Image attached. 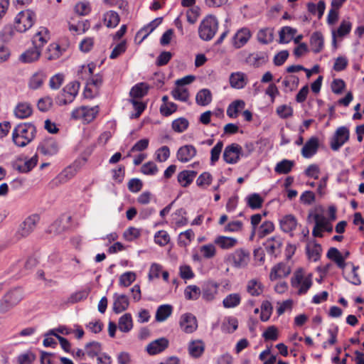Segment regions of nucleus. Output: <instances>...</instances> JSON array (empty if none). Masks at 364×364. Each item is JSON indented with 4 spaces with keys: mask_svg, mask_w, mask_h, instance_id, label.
<instances>
[{
    "mask_svg": "<svg viewBox=\"0 0 364 364\" xmlns=\"http://www.w3.org/2000/svg\"><path fill=\"white\" fill-rule=\"evenodd\" d=\"M36 128L31 123H21L12 131V141L18 147H24L35 138Z\"/></svg>",
    "mask_w": 364,
    "mask_h": 364,
    "instance_id": "1",
    "label": "nucleus"
},
{
    "mask_svg": "<svg viewBox=\"0 0 364 364\" xmlns=\"http://www.w3.org/2000/svg\"><path fill=\"white\" fill-rule=\"evenodd\" d=\"M218 28V22L213 16H206L200 23L198 28L199 37L203 41H210L215 35Z\"/></svg>",
    "mask_w": 364,
    "mask_h": 364,
    "instance_id": "2",
    "label": "nucleus"
},
{
    "mask_svg": "<svg viewBox=\"0 0 364 364\" xmlns=\"http://www.w3.org/2000/svg\"><path fill=\"white\" fill-rule=\"evenodd\" d=\"M23 299V291L17 288L8 291L0 300V314H6Z\"/></svg>",
    "mask_w": 364,
    "mask_h": 364,
    "instance_id": "3",
    "label": "nucleus"
},
{
    "mask_svg": "<svg viewBox=\"0 0 364 364\" xmlns=\"http://www.w3.org/2000/svg\"><path fill=\"white\" fill-rule=\"evenodd\" d=\"M40 217L38 214H32L26 217L24 220L20 223L15 237L18 240L28 237L36 228L39 223Z\"/></svg>",
    "mask_w": 364,
    "mask_h": 364,
    "instance_id": "4",
    "label": "nucleus"
},
{
    "mask_svg": "<svg viewBox=\"0 0 364 364\" xmlns=\"http://www.w3.org/2000/svg\"><path fill=\"white\" fill-rule=\"evenodd\" d=\"M36 19V14L33 11H22L15 18V28L18 32H25L33 26Z\"/></svg>",
    "mask_w": 364,
    "mask_h": 364,
    "instance_id": "5",
    "label": "nucleus"
},
{
    "mask_svg": "<svg viewBox=\"0 0 364 364\" xmlns=\"http://www.w3.org/2000/svg\"><path fill=\"white\" fill-rule=\"evenodd\" d=\"M80 88L77 81H73L65 86L58 95L56 102L59 105H66L71 103L77 96Z\"/></svg>",
    "mask_w": 364,
    "mask_h": 364,
    "instance_id": "6",
    "label": "nucleus"
},
{
    "mask_svg": "<svg viewBox=\"0 0 364 364\" xmlns=\"http://www.w3.org/2000/svg\"><path fill=\"white\" fill-rule=\"evenodd\" d=\"M250 259V252L242 248L237 249L229 254L226 261L235 268L241 269L247 266Z\"/></svg>",
    "mask_w": 364,
    "mask_h": 364,
    "instance_id": "7",
    "label": "nucleus"
},
{
    "mask_svg": "<svg viewBox=\"0 0 364 364\" xmlns=\"http://www.w3.org/2000/svg\"><path fill=\"white\" fill-rule=\"evenodd\" d=\"M98 107H89L82 106L74 109L71 116L75 119H82L86 123H90L96 117L98 114Z\"/></svg>",
    "mask_w": 364,
    "mask_h": 364,
    "instance_id": "8",
    "label": "nucleus"
},
{
    "mask_svg": "<svg viewBox=\"0 0 364 364\" xmlns=\"http://www.w3.org/2000/svg\"><path fill=\"white\" fill-rule=\"evenodd\" d=\"M242 156H244V154L242 151L241 146L233 143L225 147L223 158L226 163L234 164H236L239 161L240 157Z\"/></svg>",
    "mask_w": 364,
    "mask_h": 364,
    "instance_id": "9",
    "label": "nucleus"
},
{
    "mask_svg": "<svg viewBox=\"0 0 364 364\" xmlns=\"http://www.w3.org/2000/svg\"><path fill=\"white\" fill-rule=\"evenodd\" d=\"M349 139V130L346 127H338L331 139L332 150L338 151Z\"/></svg>",
    "mask_w": 364,
    "mask_h": 364,
    "instance_id": "10",
    "label": "nucleus"
},
{
    "mask_svg": "<svg viewBox=\"0 0 364 364\" xmlns=\"http://www.w3.org/2000/svg\"><path fill=\"white\" fill-rule=\"evenodd\" d=\"M269 60V55L267 52L257 51L249 54L245 62L250 66L259 68L266 64Z\"/></svg>",
    "mask_w": 364,
    "mask_h": 364,
    "instance_id": "11",
    "label": "nucleus"
},
{
    "mask_svg": "<svg viewBox=\"0 0 364 364\" xmlns=\"http://www.w3.org/2000/svg\"><path fill=\"white\" fill-rule=\"evenodd\" d=\"M38 151L44 156H53L58 151V143L53 138L46 139L39 144Z\"/></svg>",
    "mask_w": 364,
    "mask_h": 364,
    "instance_id": "12",
    "label": "nucleus"
},
{
    "mask_svg": "<svg viewBox=\"0 0 364 364\" xmlns=\"http://www.w3.org/2000/svg\"><path fill=\"white\" fill-rule=\"evenodd\" d=\"M180 326L182 331L186 333H191L197 328V321L191 314H186L181 316Z\"/></svg>",
    "mask_w": 364,
    "mask_h": 364,
    "instance_id": "13",
    "label": "nucleus"
},
{
    "mask_svg": "<svg viewBox=\"0 0 364 364\" xmlns=\"http://www.w3.org/2000/svg\"><path fill=\"white\" fill-rule=\"evenodd\" d=\"M38 162V156L37 154L34 155L31 159H25L24 161L21 159H18L14 167L15 169L21 173H28L34 168Z\"/></svg>",
    "mask_w": 364,
    "mask_h": 364,
    "instance_id": "14",
    "label": "nucleus"
},
{
    "mask_svg": "<svg viewBox=\"0 0 364 364\" xmlns=\"http://www.w3.org/2000/svg\"><path fill=\"white\" fill-rule=\"evenodd\" d=\"M196 154V149L193 145H184L178 149L176 157L179 161L186 163L191 161Z\"/></svg>",
    "mask_w": 364,
    "mask_h": 364,
    "instance_id": "15",
    "label": "nucleus"
},
{
    "mask_svg": "<svg viewBox=\"0 0 364 364\" xmlns=\"http://www.w3.org/2000/svg\"><path fill=\"white\" fill-rule=\"evenodd\" d=\"M318 146V139L316 136H312L305 143L301 149V155L306 159L311 158L317 152Z\"/></svg>",
    "mask_w": 364,
    "mask_h": 364,
    "instance_id": "16",
    "label": "nucleus"
},
{
    "mask_svg": "<svg viewBox=\"0 0 364 364\" xmlns=\"http://www.w3.org/2000/svg\"><path fill=\"white\" fill-rule=\"evenodd\" d=\"M291 272L290 267L284 263H279L271 269L269 278L272 281L287 277Z\"/></svg>",
    "mask_w": 364,
    "mask_h": 364,
    "instance_id": "17",
    "label": "nucleus"
},
{
    "mask_svg": "<svg viewBox=\"0 0 364 364\" xmlns=\"http://www.w3.org/2000/svg\"><path fill=\"white\" fill-rule=\"evenodd\" d=\"M168 346V341L166 338H160L151 342L146 347L150 355H156L164 351Z\"/></svg>",
    "mask_w": 364,
    "mask_h": 364,
    "instance_id": "18",
    "label": "nucleus"
},
{
    "mask_svg": "<svg viewBox=\"0 0 364 364\" xmlns=\"http://www.w3.org/2000/svg\"><path fill=\"white\" fill-rule=\"evenodd\" d=\"M352 28V24L349 21L343 20L341 23L339 27L338 28L337 31H333L332 32V37H333V46L335 48H337V43H336V38H343L348 35Z\"/></svg>",
    "mask_w": 364,
    "mask_h": 364,
    "instance_id": "19",
    "label": "nucleus"
},
{
    "mask_svg": "<svg viewBox=\"0 0 364 364\" xmlns=\"http://www.w3.org/2000/svg\"><path fill=\"white\" fill-rule=\"evenodd\" d=\"M41 53V50L33 46L20 55L19 60L24 63H33L39 59Z\"/></svg>",
    "mask_w": 364,
    "mask_h": 364,
    "instance_id": "20",
    "label": "nucleus"
},
{
    "mask_svg": "<svg viewBox=\"0 0 364 364\" xmlns=\"http://www.w3.org/2000/svg\"><path fill=\"white\" fill-rule=\"evenodd\" d=\"M214 243L223 250H230L237 245L238 240L235 237L219 235L214 240Z\"/></svg>",
    "mask_w": 364,
    "mask_h": 364,
    "instance_id": "21",
    "label": "nucleus"
},
{
    "mask_svg": "<svg viewBox=\"0 0 364 364\" xmlns=\"http://www.w3.org/2000/svg\"><path fill=\"white\" fill-rule=\"evenodd\" d=\"M280 227L282 231L285 232L291 233V236L293 235L291 232L296 229L298 222L296 218L293 215H287L280 220Z\"/></svg>",
    "mask_w": 364,
    "mask_h": 364,
    "instance_id": "22",
    "label": "nucleus"
},
{
    "mask_svg": "<svg viewBox=\"0 0 364 364\" xmlns=\"http://www.w3.org/2000/svg\"><path fill=\"white\" fill-rule=\"evenodd\" d=\"M80 169V162L75 161L73 165L65 168L57 177L60 183H65L72 178Z\"/></svg>",
    "mask_w": 364,
    "mask_h": 364,
    "instance_id": "23",
    "label": "nucleus"
},
{
    "mask_svg": "<svg viewBox=\"0 0 364 364\" xmlns=\"http://www.w3.org/2000/svg\"><path fill=\"white\" fill-rule=\"evenodd\" d=\"M188 350L191 357L200 358L205 350V343L202 340L192 341L188 344Z\"/></svg>",
    "mask_w": 364,
    "mask_h": 364,
    "instance_id": "24",
    "label": "nucleus"
},
{
    "mask_svg": "<svg viewBox=\"0 0 364 364\" xmlns=\"http://www.w3.org/2000/svg\"><path fill=\"white\" fill-rule=\"evenodd\" d=\"M114 298L113 311L116 314H119L128 308L129 302L127 296L124 294L118 295L115 294L114 295Z\"/></svg>",
    "mask_w": 364,
    "mask_h": 364,
    "instance_id": "25",
    "label": "nucleus"
},
{
    "mask_svg": "<svg viewBox=\"0 0 364 364\" xmlns=\"http://www.w3.org/2000/svg\"><path fill=\"white\" fill-rule=\"evenodd\" d=\"M327 257L334 262L338 267L343 270L348 263L343 258L342 253L336 247H331L327 252Z\"/></svg>",
    "mask_w": 364,
    "mask_h": 364,
    "instance_id": "26",
    "label": "nucleus"
},
{
    "mask_svg": "<svg viewBox=\"0 0 364 364\" xmlns=\"http://www.w3.org/2000/svg\"><path fill=\"white\" fill-rule=\"evenodd\" d=\"M49 39V32L46 28L42 27L33 38V45L41 50V48Z\"/></svg>",
    "mask_w": 364,
    "mask_h": 364,
    "instance_id": "27",
    "label": "nucleus"
},
{
    "mask_svg": "<svg viewBox=\"0 0 364 364\" xmlns=\"http://www.w3.org/2000/svg\"><path fill=\"white\" fill-rule=\"evenodd\" d=\"M246 75L242 72L233 73L230 76V84L235 89L243 88L247 84Z\"/></svg>",
    "mask_w": 364,
    "mask_h": 364,
    "instance_id": "28",
    "label": "nucleus"
},
{
    "mask_svg": "<svg viewBox=\"0 0 364 364\" xmlns=\"http://www.w3.org/2000/svg\"><path fill=\"white\" fill-rule=\"evenodd\" d=\"M323 37L321 32L316 31L311 34L310 46L314 53H320L323 48Z\"/></svg>",
    "mask_w": 364,
    "mask_h": 364,
    "instance_id": "29",
    "label": "nucleus"
},
{
    "mask_svg": "<svg viewBox=\"0 0 364 364\" xmlns=\"http://www.w3.org/2000/svg\"><path fill=\"white\" fill-rule=\"evenodd\" d=\"M282 242L279 237L274 236L267 240L264 243L266 251L269 255H275L276 251L282 247Z\"/></svg>",
    "mask_w": 364,
    "mask_h": 364,
    "instance_id": "30",
    "label": "nucleus"
},
{
    "mask_svg": "<svg viewBox=\"0 0 364 364\" xmlns=\"http://www.w3.org/2000/svg\"><path fill=\"white\" fill-rule=\"evenodd\" d=\"M218 286L213 282L206 283L202 289V297L207 301H210L214 299L215 294L218 292Z\"/></svg>",
    "mask_w": 364,
    "mask_h": 364,
    "instance_id": "31",
    "label": "nucleus"
},
{
    "mask_svg": "<svg viewBox=\"0 0 364 364\" xmlns=\"http://www.w3.org/2000/svg\"><path fill=\"white\" fill-rule=\"evenodd\" d=\"M251 33L249 29L242 28L235 36L234 45L240 48L243 46L250 39Z\"/></svg>",
    "mask_w": 364,
    "mask_h": 364,
    "instance_id": "32",
    "label": "nucleus"
},
{
    "mask_svg": "<svg viewBox=\"0 0 364 364\" xmlns=\"http://www.w3.org/2000/svg\"><path fill=\"white\" fill-rule=\"evenodd\" d=\"M197 175L195 171L184 170L178 175V181L183 187L189 186Z\"/></svg>",
    "mask_w": 364,
    "mask_h": 364,
    "instance_id": "33",
    "label": "nucleus"
},
{
    "mask_svg": "<svg viewBox=\"0 0 364 364\" xmlns=\"http://www.w3.org/2000/svg\"><path fill=\"white\" fill-rule=\"evenodd\" d=\"M33 112L30 104L27 102H21L15 108V115L19 119L27 118L31 115Z\"/></svg>",
    "mask_w": 364,
    "mask_h": 364,
    "instance_id": "34",
    "label": "nucleus"
},
{
    "mask_svg": "<svg viewBox=\"0 0 364 364\" xmlns=\"http://www.w3.org/2000/svg\"><path fill=\"white\" fill-rule=\"evenodd\" d=\"M297 30L290 26H284L280 30L279 35V43H288L293 38L294 36L296 33Z\"/></svg>",
    "mask_w": 364,
    "mask_h": 364,
    "instance_id": "35",
    "label": "nucleus"
},
{
    "mask_svg": "<svg viewBox=\"0 0 364 364\" xmlns=\"http://www.w3.org/2000/svg\"><path fill=\"white\" fill-rule=\"evenodd\" d=\"M196 103L200 106H206L212 101V94L208 89H202L196 97Z\"/></svg>",
    "mask_w": 364,
    "mask_h": 364,
    "instance_id": "36",
    "label": "nucleus"
},
{
    "mask_svg": "<svg viewBox=\"0 0 364 364\" xmlns=\"http://www.w3.org/2000/svg\"><path fill=\"white\" fill-rule=\"evenodd\" d=\"M257 39L262 44L270 43L274 39V29L265 28L259 30L257 33Z\"/></svg>",
    "mask_w": 364,
    "mask_h": 364,
    "instance_id": "37",
    "label": "nucleus"
},
{
    "mask_svg": "<svg viewBox=\"0 0 364 364\" xmlns=\"http://www.w3.org/2000/svg\"><path fill=\"white\" fill-rule=\"evenodd\" d=\"M247 291L250 295L257 296L263 292V286L259 280L253 279L248 282Z\"/></svg>",
    "mask_w": 364,
    "mask_h": 364,
    "instance_id": "38",
    "label": "nucleus"
},
{
    "mask_svg": "<svg viewBox=\"0 0 364 364\" xmlns=\"http://www.w3.org/2000/svg\"><path fill=\"white\" fill-rule=\"evenodd\" d=\"M172 313V306L169 304L161 305L156 312V320L161 322L168 318Z\"/></svg>",
    "mask_w": 364,
    "mask_h": 364,
    "instance_id": "39",
    "label": "nucleus"
},
{
    "mask_svg": "<svg viewBox=\"0 0 364 364\" xmlns=\"http://www.w3.org/2000/svg\"><path fill=\"white\" fill-rule=\"evenodd\" d=\"M119 14L113 11H109L104 15V23L108 28H114L119 23Z\"/></svg>",
    "mask_w": 364,
    "mask_h": 364,
    "instance_id": "40",
    "label": "nucleus"
},
{
    "mask_svg": "<svg viewBox=\"0 0 364 364\" xmlns=\"http://www.w3.org/2000/svg\"><path fill=\"white\" fill-rule=\"evenodd\" d=\"M133 327L132 318L130 314H125L119 319L118 328L124 333L129 332Z\"/></svg>",
    "mask_w": 364,
    "mask_h": 364,
    "instance_id": "41",
    "label": "nucleus"
},
{
    "mask_svg": "<svg viewBox=\"0 0 364 364\" xmlns=\"http://www.w3.org/2000/svg\"><path fill=\"white\" fill-rule=\"evenodd\" d=\"M238 327V321L235 317H228L222 323L221 329L226 333H232Z\"/></svg>",
    "mask_w": 364,
    "mask_h": 364,
    "instance_id": "42",
    "label": "nucleus"
},
{
    "mask_svg": "<svg viewBox=\"0 0 364 364\" xmlns=\"http://www.w3.org/2000/svg\"><path fill=\"white\" fill-rule=\"evenodd\" d=\"M149 87L146 83L141 82L134 86L130 91V96L132 98H141L146 95Z\"/></svg>",
    "mask_w": 364,
    "mask_h": 364,
    "instance_id": "43",
    "label": "nucleus"
},
{
    "mask_svg": "<svg viewBox=\"0 0 364 364\" xmlns=\"http://www.w3.org/2000/svg\"><path fill=\"white\" fill-rule=\"evenodd\" d=\"M322 251L321 246L318 243H314L312 245H308L306 246V252L310 259L314 262L319 259L321 252Z\"/></svg>",
    "mask_w": 364,
    "mask_h": 364,
    "instance_id": "44",
    "label": "nucleus"
},
{
    "mask_svg": "<svg viewBox=\"0 0 364 364\" xmlns=\"http://www.w3.org/2000/svg\"><path fill=\"white\" fill-rule=\"evenodd\" d=\"M263 203L264 199L258 193H252L247 197V204L252 210L260 208Z\"/></svg>",
    "mask_w": 364,
    "mask_h": 364,
    "instance_id": "45",
    "label": "nucleus"
},
{
    "mask_svg": "<svg viewBox=\"0 0 364 364\" xmlns=\"http://www.w3.org/2000/svg\"><path fill=\"white\" fill-rule=\"evenodd\" d=\"M85 347L86 349V354L92 358L95 356L99 355L102 350V344L97 341L87 343Z\"/></svg>",
    "mask_w": 364,
    "mask_h": 364,
    "instance_id": "46",
    "label": "nucleus"
},
{
    "mask_svg": "<svg viewBox=\"0 0 364 364\" xmlns=\"http://www.w3.org/2000/svg\"><path fill=\"white\" fill-rule=\"evenodd\" d=\"M294 165L293 161L284 159L276 165L274 171L279 174H287L291 171Z\"/></svg>",
    "mask_w": 364,
    "mask_h": 364,
    "instance_id": "47",
    "label": "nucleus"
},
{
    "mask_svg": "<svg viewBox=\"0 0 364 364\" xmlns=\"http://www.w3.org/2000/svg\"><path fill=\"white\" fill-rule=\"evenodd\" d=\"M308 11L313 15H318V19H320L325 11L326 4L323 1H320L317 4L314 3H309L307 4Z\"/></svg>",
    "mask_w": 364,
    "mask_h": 364,
    "instance_id": "48",
    "label": "nucleus"
},
{
    "mask_svg": "<svg viewBox=\"0 0 364 364\" xmlns=\"http://www.w3.org/2000/svg\"><path fill=\"white\" fill-rule=\"evenodd\" d=\"M241 297L237 293L230 294L228 295L223 301V304L225 308H234L238 306L240 303Z\"/></svg>",
    "mask_w": 364,
    "mask_h": 364,
    "instance_id": "49",
    "label": "nucleus"
},
{
    "mask_svg": "<svg viewBox=\"0 0 364 364\" xmlns=\"http://www.w3.org/2000/svg\"><path fill=\"white\" fill-rule=\"evenodd\" d=\"M201 294L200 288L196 285H189L184 290V295L186 299L196 300Z\"/></svg>",
    "mask_w": 364,
    "mask_h": 364,
    "instance_id": "50",
    "label": "nucleus"
},
{
    "mask_svg": "<svg viewBox=\"0 0 364 364\" xmlns=\"http://www.w3.org/2000/svg\"><path fill=\"white\" fill-rule=\"evenodd\" d=\"M189 125V122L187 119L184 117H180L173 121L172 129L178 133H181L186 131Z\"/></svg>",
    "mask_w": 364,
    "mask_h": 364,
    "instance_id": "51",
    "label": "nucleus"
},
{
    "mask_svg": "<svg viewBox=\"0 0 364 364\" xmlns=\"http://www.w3.org/2000/svg\"><path fill=\"white\" fill-rule=\"evenodd\" d=\"M45 80V75L43 73H36L32 75L29 81V87L36 90L41 87Z\"/></svg>",
    "mask_w": 364,
    "mask_h": 364,
    "instance_id": "52",
    "label": "nucleus"
},
{
    "mask_svg": "<svg viewBox=\"0 0 364 364\" xmlns=\"http://www.w3.org/2000/svg\"><path fill=\"white\" fill-rule=\"evenodd\" d=\"M245 102L242 100H235L231 103L227 109V114L231 118H235L240 108H243Z\"/></svg>",
    "mask_w": 364,
    "mask_h": 364,
    "instance_id": "53",
    "label": "nucleus"
},
{
    "mask_svg": "<svg viewBox=\"0 0 364 364\" xmlns=\"http://www.w3.org/2000/svg\"><path fill=\"white\" fill-rule=\"evenodd\" d=\"M171 95L175 100L186 102L189 97L188 91L186 88L177 86L171 92Z\"/></svg>",
    "mask_w": 364,
    "mask_h": 364,
    "instance_id": "54",
    "label": "nucleus"
},
{
    "mask_svg": "<svg viewBox=\"0 0 364 364\" xmlns=\"http://www.w3.org/2000/svg\"><path fill=\"white\" fill-rule=\"evenodd\" d=\"M272 312V306L269 301H264L261 305L260 319L267 321L270 318Z\"/></svg>",
    "mask_w": 364,
    "mask_h": 364,
    "instance_id": "55",
    "label": "nucleus"
},
{
    "mask_svg": "<svg viewBox=\"0 0 364 364\" xmlns=\"http://www.w3.org/2000/svg\"><path fill=\"white\" fill-rule=\"evenodd\" d=\"M90 292V288H87V289L78 291L73 294L70 296L68 301H69V302H70L72 304L79 302L82 300L85 299L88 296Z\"/></svg>",
    "mask_w": 364,
    "mask_h": 364,
    "instance_id": "56",
    "label": "nucleus"
},
{
    "mask_svg": "<svg viewBox=\"0 0 364 364\" xmlns=\"http://www.w3.org/2000/svg\"><path fill=\"white\" fill-rule=\"evenodd\" d=\"M223 147V142L222 141H218V143L213 146L210 151V163L212 165L215 164L220 158L222 149Z\"/></svg>",
    "mask_w": 364,
    "mask_h": 364,
    "instance_id": "57",
    "label": "nucleus"
},
{
    "mask_svg": "<svg viewBox=\"0 0 364 364\" xmlns=\"http://www.w3.org/2000/svg\"><path fill=\"white\" fill-rule=\"evenodd\" d=\"M161 22V18H156L139 31V34L145 33L143 39L146 38Z\"/></svg>",
    "mask_w": 364,
    "mask_h": 364,
    "instance_id": "58",
    "label": "nucleus"
},
{
    "mask_svg": "<svg viewBox=\"0 0 364 364\" xmlns=\"http://www.w3.org/2000/svg\"><path fill=\"white\" fill-rule=\"evenodd\" d=\"M154 241L160 246H164L170 241L169 235L165 230H160L155 234Z\"/></svg>",
    "mask_w": 364,
    "mask_h": 364,
    "instance_id": "59",
    "label": "nucleus"
},
{
    "mask_svg": "<svg viewBox=\"0 0 364 364\" xmlns=\"http://www.w3.org/2000/svg\"><path fill=\"white\" fill-rule=\"evenodd\" d=\"M136 279V274L132 272L122 274L119 277V284L123 287H129Z\"/></svg>",
    "mask_w": 364,
    "mask_h": 364,
    "instance_id": "60",
    "label": "nucleus"
},
{
    "mask_svg": "<svg viewBox=\"0 0 364 364\" xmlns=\"http://www.w3.org/2000/svg\"><path fill=\"white\" fill-rule=\"evenodd\" d=\"M53 105V100L50 97H42L38 100L37 103L38 109L41 112L48 111Z\"/></svg>",
    "mask_w": 364,
    "mask_h": 364,
    "instance_id": "61",
    "label": "nucleus"
},
{
    "mask_svg": "<svg viewBox=\"0 0 364 364\" xmlns=\"http://www.w3.org/2000/svg\"><path fill=\"white\" fill-rule=\"evenodd\" d=\"M141 235V230L134 227H129L124 231L123 236L127 241H132Z\"/></svg>",
    "mask_w": 364,
    "mask_h": 364,
    "instance_id": "62",
    "label": "nucleus"
},
{
    "mask_svg": "<svg viewBox=\"0 0 364 364\" xmlns=\"http://www.w3.org/2000/svg\"><path fill=\"white\" fill-rule=\"evenodd\" d=\"M48 60H53L59 58L61 55L60 47L57 43H52L48 48Z\"/></svg>",
    "mask_w": 364,
    "mask_h": 364,
    "instance_id": "63",
    "label": "nucleus"
},
{
    "mask_svg": "<svg viewBox=\"0 0 364 364\" xmlns=\"http://www.w3.org/2000/svg\"><path fill=\"white\" fill-rule=\"evenodd\" d=\"M200 16V8L198 6H193L186 12L187 21L191 23H195Z\"/></svg>",
    "mask_w": 364,
    "mask_h": 364,
    "instance_id": "64",
    "label": "nucleus"
}]
</instances>
